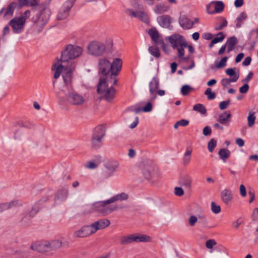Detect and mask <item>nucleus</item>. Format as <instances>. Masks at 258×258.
Here are the masks:
<instances>
[{
  "label": "nucleus",
  "instance_id": "17",
  "mask_svg": "<svg viewBox=\"0 0 258 258\" xmlns=\"http://www.w3.org/2000/svg\"><path fill=\"white\" fill-rule=\"evenodd\" d=\"M159 82L157 78H153L149 83V90L152 98L151 101L154 100L157 94V91L159 88Z\"/></svg>",
  "mask_w": 258,
  "mask_h": 258
},
{
  "label": "nucleus",
  "instance_id": "32",
  "mask_svg": "<svg viewBox=\"0 0 258 258\" xmlns=\"http://www.w3.org/2000/svg\"><path fill=\"white\" fill-rule=\"evenodd\" d=\"M247 18L246 14L243 12L240 13L239 16L236 20V27L240 28L243 22Z\"/></svg>",
  "mask_w": 258,
  "mask_h": 258
},
{
  "label": "nucleus",
  "instance_id": "10",
  "mask_svg": "<svg viewBox=\"0 0 258 258\" xmlns=\"http://www.w3.org/2000/svg\"><path fill=\"white\" fill-rule=\"evenodd\" d=\"M105 135V131L101 127H96L93 134L91 141V148L98 149L102 145V139Z\"/></svg>",
  "mask_w": 258,
  "mask_h": 258
},
{
  "label": "nucleus",
  "instance_id": "30",
  "mask_svg": "<svg viewBox=\"0 0 258 258\" xmlns=\"http://www.w3.org/2000/svg\"><path fill=\"white\" fill-rule=\"evenodd\" d=\"M192 182V178L189 175H185L180 180V183L182 185L188 188H190Z\"/></svg>",
  "mask_w": 258,
  "mask_h": 258
},
{
  "label": "nucleus",
  "instance_id": "63",
  "mask_svg": "<svg viewBox=\"0 0 258 258\" xmlns=\"http://www.w3.org/2000/svg\"><path fill=\"white\" fill-rule=\"evenodd\" d=\"M244 56V55L243 53H239L236 57L235 62L236 63L240 62L241 60V59L243 58Z\"/></svg>",
  "mask_w": 258,
  "mask_h": 258
},
{
  "label": "nucleus",
  "instance_id": "23",
  "mask_svg": "<svg viewBox=\"0 0 258 258\" xmlns=\"http://www.w3.org/2000/svg\"><path fill=\"white\" fill-rule=\"evenodd\" d=\"M237 43V40L235 37H231L228 39L225 44L227 47V51L228 53L230 52L234 49Z\"/></svg>",
  "mask_w": 258,
  "mask_h": 258
},
{
  "label": "nucleus",
  "instance_id": "12",
  "mask_svg": "<svg viewBox=\"0 0 258 258\" xmlns=\"http://www.w3.org/2000/svg\"><path fill=\"white\" fill-rule=\"evenodd\" d=\"M224 4L221 1H213L206 7L207 12L209 14L221 13L224 9Z\"/></svg>",
  "mask_w": 258,
  "mask_h": 258
},
{
  "label": "nucleus",
  "instance_id": "34",
  "mask_svg": "<svg viewBox=\"0 0 258 258\" xmlns=\"http://www.w3.org/2000/svg\"><path fill=\"white\" fill-rule=\"evenodd\" d=\"M148 33L153 41H155L161 36L158 30L155 28L150 29L149 30Z\"/></svg>",
  "mask_w": 258,
  "mask_h": 258
},
{
  "label": "nucleus",
  "instance_id": "48",
  "mask_svg": "<svg viewBox=\"0 0 258 258\" xmlns=\"http://www.w3.org/2000/svg\"><path fill=\"white\" fill-rule=\"evenodd\" d=\"M230 104V100L222 101L219 103V108L221 110L227 108Z\"/></svg>",
  "mask_w": 258,
  "mask_h": 258
},
{
  "label": "nucleus",
  "instance_id": "16",
  "mask_svg": "<svg viewBox=\"0 0 258 258\" xmlns=\"http://www.w3.org/2000/svg\"><path fill=\"white\" fill-rule=\"evenodd\" d=\"M50 16V11L48 9H44L41 13L39 18L37 21L38 26L42 27L46 24Z\"/></svg>",
  "mask_w": 258,
  "mask_h": 258
},
{
  "label": "nucleus",
  "instance_id": "1",
  "mask_svg": "<svg viewBox=\"0 0 258 258\" xmlns=\"http://www.w3.org/2000/svg\"><path fill=\"white\" fill-rule=\"evenodd\" d=\"M83 51L81 47L68 45L61 52L60 59H57L52 66V70L54 71V78L57 79L62 73L63 81L67 84H70L76 69L75 62L72 59L81 56Z\"/></svg>",
  "mask_w": 258,
  "mask_h": 258
},
{
  "label": "nucleus",
  "instance_id": "25",
  "mask_svg": "<svg viewBox=\"0 0 258 258\" xmlns=\"http://www.w3.org/2000/svg\"><path fill=\"white\" fill-rule=\"evenodd\" d=\"M18 201H12L9 203H3L0 204V213L5 210H8L19 205Z\"/></svg>",
  "mask_w": 258,
  "mask_h": 258
},
{
  "label": "nucleus",
  "instance_id": "39",
  "mask_svg": "<svg viewBox=\"0 0 258 258\" xmlns=\"http://www.w3.org/2000/svg\"><path fill=\"white\" fill-rule=\"evenodd\" d=\"M149 51L152 55L156 57H159L160 56L159 49L155 46H150L149 48Z\"/></svg>",
  "mask_w": 258,
  "mask_h": 258
},
{
  "label": "nucleus",
  "instance_id": "18",
  "mask_svg": "<svg viewBox=\"0 0 258 258\" xmlns=\"http://www.w3.org/2000/svg\"><path fill=\"white\" fill-rule=\"evenodd\" d=\"M17 6L18 3L16 2L10 3L4 10V18L7 20L11 18L13 16L14 12Z\"/></svg>",
  "mask_w": 258,
  "mask_h": 258
},
{
  "label": "nucleus",
  "instance_id": "55",
  "mask_svg": "<svg viewBox=\"0 0 258 258\" xmlns=\"http://www.w3.org/2000/svg\"><path fill=\"white\" fill-rule=\"evenodd\" d=\"M211 133H212V130L210 126H206L204 128L203 131V133L205 136H210L211 134Z\"/></svg>",
  "mask_w": 258,
  "mask_h": 258
},
{
  "label": "nucleus",
  "instance_id": "60",
  "mask_svg": "<svg viewBox=\"0 0 258 258\" xmlns=\"http://www.w3.org/2000/svg\"><path fill=\"white\" fill-rule=\"evenodd\" d=\"M251 61V58L249 56L246 57L244 61L242 62V64L245 66H247L250 64Z\"/></svg>",
  "mask_w": 258,
  "mask_h": 258
},
{
  "label": "nucleus",
  "instance_id": "61",
  "mask_svg": "<svg viewBox=\"0 0 258 258\" xmlns=\"http://www.w3.org/2000/svg\"><path fill=\"white\" fill-rule=\"evenodd\" d=\"M235 142L239 147H243L244 145V141L241 138H237Z\"/></svg>",
  "mask_w": 258,
  "mask_h": 258
},
{
  "label": "nucleus",
  "instance_id": "28",
  "mask_svg": "<svg viewBox=\"0 0 258 258\" xmlns=\"http://www.w3.org/2000/svg\"><path fill=\"white\" fill-rule=\"evenodd\" d=\"M119 242L122 245H127L133 242L132 234L121 236L119 238Z\"/></svg>",
  "mask_w": 258,
  "mask_h": 258
},
{
  "label": "nucleus",
  "instance_id": "6",
  "mask_svg": "<svg viewBox=\"0 0 258 258\" xmlns=\"http://www.w3.org/2000/svg\"><path fill=\"white\" fill-rule=\"evenodd\" d=\"M166 39L168 40L173 49H177L178 57H182L184 54V48L187 46L185 38L178 34H174L166 37Z\"/></svg>",
  "mask_w": 258,
  "mask_h": 258
},
{
  "label": "nucleus",
  "instance_id": "11",
  "mask_svg": "<svg viewBox=\"0 0 258 258\" xmlns=\"http://www.w3.org/2000/svg\"><path fill=\"white\" fill-rule=\"evenodd\" d=\"M25 22L26 19L24 17H16L11 20L9 24L14 33H19L23 30Z\"/></svg>",
  "mask_w": 258,
  "mask_h": 258
},
{
  "label": "nucleus",
  "instance_id": "62",
  "mask_svg": "<svg viewBox=\"0 0 258 258\" xmlns=\"http://www.w3.org/2000/svg\"><path fill=\"white\" fill-rule=\"evenodd\" d=\"M252 217L254 220L258 219V208H255L253 210Z\"/></svg>",
  "mask_w": 258,
  "mask_h": 258
},
{
  "label": "nucleus",
  "instance_id": "3",
  "mask_svg": "<svg viewBox=\"0 0 258 258\" xmlns=\"http://www.w3.org/2000/svg\"><path fill=\"white\" fill-rule=\"evenodd\" d=\"M64 83L66 85L56 94L59 103L62 104L67 101L70 104L74 105H83L85 101V99L81 94L73 90L71 86L72 82L69 84H67L64 82Z\"/></svg>",
  "mask_w": 258,
  "mask_h": 258
},
{
  "label": "nucleus",
  "instance_id": "24",
  "mask_svg": "<svg viewBox=\"0 0 258 258\" xmlns=\"http://www.w3.org/2000/svg\"><path fill=\"white\" fill-rule=\"evenodd\" d=\"M180 26L184 29H189L193 27L194 22L186 17H182L180 19Z\"/></svg>",
  "mask_w": 258,
  "mask_h": 258
},
{
  "label": "nucleus",
  "instance_id": "56",
  "mask_svg": "<svg viewBox=\"0 0 258 258\" xmlns=\"http://www.w3.org/2000/svg\"><path fill=\"white\" fill-rule=\"evenodd\" d=\"M153 108L152 104L151 102H148L146 106L143 108V111L144 112H150L152 110Z\"/></svg>",
  "mask_w": 258,
  "mask_h": 258
},
{
  "label": "nucleus",
  "instance_id": "49",
  "mask_svg": "<svg viewBox=\"0 0 258 258\" xmlns=\"http://www.w3.org/2000/svg\"><path fill=\"white\" fill-rule=\"evenodd\" d=\"M126 13L132 17L137 18L138 11L135 12L133 10L128 9L126 10Z\"/></svg>",
  "mask_w": 258,
  "mask_h": 258
},
{
  "label": "nucleus",
  "instance_id": "44",
  "mask_svg": "<svg viewBox=\"0 0 258 258\" xmlns=\"http://www.w3.org/2000/svg\"><path fill=\"white\" fill-rule=\"evenodd\" d=\"M156 44L161 45L164 51H166L167 45L164 43L161 36L159 38L154 41Z\"/></svg>",
  "mask_w": 258,
  "mask_h": 258
},
{
  "label": "nucleus",
  "instance_id": "45",
  "mask_svg": "<svg viewBox=\"0 0 258 258\" xmlns=\"http://www.w3.org/2000/svg\"><path fill=\"white\" fill-rule=\"evenodd\" d=\"M217 141L214 139H212L208 144V149L210 152L212 153L216 146Z\"/></svg>",
  "mask_w": 258,
  "mask_h": 258
},
{
  "label": "nucleus",
  "instance_id": "46",
  "mask_svg": "<svg viewBox=\"0 0 258 258\" xmlns=\"http://www.w3.org/2000/svg\"><path fill=\"white\" fill-rule=\"evenodd\" d=\"M225 35L222 33L220 32L217 34V36L212 39L213 43H217L222 42L225 38Z\"/></svg>",
  "mask_w": 258,
  "mask_h": 258
},
{
  "label": "nucleus",
  "instance_id": "37",
  "mask_svg": "<svg viewBox=\"0 0 258 258\" xmlns=\"http://www.w3.org/2000/svg\"><path fill=\"white\" fill-rule=\"evenodd\" d=\"M227 21L225 19H222L221 22L217 23L215 25V29L217 31L222 30L227 25Z\"/></svg>",
  "mask_w": 258,
  "mask_h": 258
},
{
  "label": "nucleus",
  "instance_id": "40",
  "mask_svg": "<svg viewBox=\"0 0 258 258\" xmlns=\"http://www.w3.org/2000/svg\"><path fill=\"white\" fill-rule=\"evenodd\" d=\"M211 210L214 214H218L221 212V207L220 205H217L214 202H212L211 204Z\"/></svg>",
  "mask_w": 258,
  "mask_h": 258
},
{
  "label": "nucleus",
  "instance_id": "53",
  "mask_svg": "<svg viewBox=\"0 0 258 258\" xmlns=\"http://www.w3.org/2000/svg\"><path fill=\"white\" fill-rule=\"evenodd\" d=\"M227 75H228V76H230V77H235V76H239L238 75H236V73H235V72L234 71V69H232V68H229V69H227L226 71H225Z\"/></svg>",
  "mask_w": 258,
  "mask_h": 258
},
{
  "label": "nucleus",
  "instance_id": "38",
  "mask_svg": "<svg viewBox=\"0 0 258 258\" xmlns=\"http://www.w3.org/2000/svg\"><path fill=\"white\" fill-rule=\"evenodd\" d=\"M227 60L228 57L227 56L223 57L219 62L215 63V68L217 69L224 68L226 65Z\"/></svg>",
  "mask_w": 258,
  "mask_h": 258
},
{
  "label": "nucleus",
  "instance_id": "27",
  "mask_svg": "<svg viewBox=\"0 0 258 258\" xmlns=\"http://www.w3.org/2000/svg\"><path fill=\"white\" fill-rule=\"evenodd\" d=\"M160 24L164 27H168L171 23L170 17L168 16H162L158 18Z\"/></svg>",
  "mask_w": 258,
  "mask_h": 258
},
{
  "label": "nucleus",
  "instance_id": "29",
  "mask_svg": "<svg viewBox=\"0 0 258 258\" xmlns=\"http://www.w3.org/2000/svg\"><path fill=\"white\" fill-rule=\"evenodd\" d=\"M169 8L165 4H160L156 5L154 8V12L156 14H162L169 10Z\"/></svg>",
  "mask_w": 258,
  "mask_h": 258
},
{
  "label": "nucleus",
  "instance_id": "59",
  "mask_svg": "<svg viewBox=\"0 0 258 258\" xmlns=\"http://www.w3.org/2000/svg\"><path fill=\"white\" fill-rule=\"evenodd\" d=\"M241 223L242 220L240 219H238L232 223V226L233 228L237 229Z\"/></svg>",
  "mask_w": 258,
  "mask_h": 258
},
{
  "label": "nucleus",
  "instance_id": "35",
  "mask_svg": "<svg viewBox=\"0 0 258 258\" xmlns=\"http://www.w3.org/2000/svg\"><path fill=\"white\" fill-rule=\"evenodd\" d=\"M238 78L239 76H235L231 79H223L221 80V84L224 87H226L229 85L230 82H235Z\"/></svg>",
  "mask_w": 258,
  "mask_h": 258
},
{
  "label": "nucleus",
  "instance_id": "43",
  "mask_svg": "<svg viewBox=\"0 0 258 258\" xmlns=\"http://www.w3.org/2000/svg\"><path fill=\"white\" fill-rule=\"evenodd\" d=\"M192 90V88L188 85H183L181 88V92L183 96L187 95Z\"/></svg>",
  "mask_w": 258,
  "mask_h": 258
},
{
  "label": "nucleus",
  "instance_id": "21",
  "mask_svg": "<svg viewBox=\"0 0 258 258\" xmlns=\"http://www.w3.org/2000/svg\"><path fill=\"white\" fill-rule=\"evenodd\" d=\"M220 195L222 201L226 205H228L233 199L232 191L228 189L222 190Z\"/></svg>",
  "mask_w": 258,
  "mask_h": 258
},
{
  "label": "nucleus",
  "instance_id": "14",
  "mask_svg": "<svg viewBox=\"0 0 258 258\" xmlns=\"http://www.w3.org/2000/svg\"><path fill=\"white\" fill-rule=\"evenodd\" d=\"M118 166L119 164L116 161H111L108 162L106 166V169L103 172V176L106 178L111 176Z\"/></svg>",
  "mask_w": 258,
  "mask_h": 258
},
{
  "label": "nucleus",
  "instance_id": "42",
  "mask_svg": "<svg viewBox=\"0 0 258 258\" xmlns=\"http://www.w3.org/2000/svg\"><path fill=\"white\" fill-rule=\"evenodd\" d=\"M188 124L189 121L188 120L183 119L177 121L174 125V128L177 129L180 126H185Z\"/></svg>",
  "mask_w": 258,
  "mask_h": 258
},
{
  "label": "nucleus",
  "instance_id": "33",
  "mask_svg": "<svg viewBox=\"0 0 258 258\" xmlns=\"http://www.w3.org/2000/svg\"><path fill=\"white\" fill-rule=\"evenodd\" d=\"M255 118V112L253 111H249L247 116V124L249 127H251L254 125Z\"/></svg>",
  "mask_w": 258,
  "mask_h": 258
},
{
  "label": "nucleus",
  "instance_id": "57",
  "mask_svg": "<svg viewBox=\"0 0 258 258\" xmlns=\"http://www.w3.org/2000/svg\"><path fill=\"white\" fill-rule=\"evenodd\" d=\"M240 193L242 197H244L246 195V189L244 185L241 184L239 187Z\"/></svg>",
  "mask_w": 258,
  "mask_h": 258
},
{
  "label": "nucleus",
  "instance_id": "50",
  "mask_svg": "<svg viewBox=\"0 0 258 258\" xmlns=\"http://www.w3.org/2000/svg\"><path fill=\"white\" fill-rule=\"evenodd\" d=\"M197 221V217L194 215L191 216L188 219L189 224L190 226H194Z\"/></svg>",
  "mask_w": 258,
  "mask_h": 258
},
{
  "label": "nucleus",
  "instance_id": "9",
  "mask_svg": "<svg viewBox=\"0 0 258 258\" xmlns=\"http://www.w3.org/2000/svg\"><path fill=\"white\" fill-rule=\"evenodd\" d=\"M89 54L93 56H101L104 53L106 46L101 42L93 41L90 42L87 46Z\"/></svg>",
  "mask_w": 258,
  "mask_h": 258
},
{
  "label": "nucleus",
  "instance_id": "31",
  "mask_svg": "<svg viewBox=\"0 0 258 258\" xmlns=\"http://www.w3.org/2000/svg\"><path fill=\"white\" fill-rule=\"evenodd\" d=\"M137 18L146 24L150 23L149 17L148 14L145 12L139 11Z\"/></svg>",
  "mask_w": 258,
  "mask_h": 258
},
{
  "label": "nucleus",
  "instance_id": "19",
  "mask_svg": "<svg viewBox=\"0 0 258 258\" xmlns=\"http://www.w3.org/2000/svg\"><path fill=\"white\" fill-rule=\"evenodd\" d=\"M73 6V3L70 1H67L64 5V9L60 11L57 15L58 20H63L69 15V11Z\"/></svg>",
  "mask_w": 258,
  "mask_h": 258
},
{
  "label": "nucleus",
  "instance_id": "54",
  "mask_svg": "<svg viewBox=\"0 0 258 258\" xmlns=\"http://www.w3.org/2000/svg\"><path fill=\"white\" fill-rule=\"evenodd\" d=\"M249 89V86L247 84H244L242 87L239 88V92L241 93H246Z\"/></svg>",
  "mask_w": 258,
  "mask_h": 258
},
{
  "label": "nucleus",
  "instance_id": "5",
  "mask_svg": "<svg viewBox=\"0 0 258 258\" xmlns=\"http://www.w3.org/2000/svg\"><path fill=\"white\" fill-rule=\"evenodd\" d=\"M62 245V242L59 240L49 241H39L32 243L31 249L39 252H45L55 250Z\"/></svg>",
  "mask_w": 258,
  "mask_h": 258
},
{
  "label": "nucleus",
  "instance_id": "47",
  "mask_svg": "<svg viewBox=\"0 0 258 258\" xmlns=\"http://www.w3.org/2000/svg\"><path fill=\"white\" fill-rule=\"evenodd\" d=\"M216 242L214 239H210L206 241V246L209 249H211L216 244Z\"/></svg>",
  "mask_w": 258,
  "mask_h": 258
},
{
  "label": "nucleus",
  "instance_id": "20",
  "mask_svg": "<svg viewBox=\"0 0 258 258\" xmlns=\"http://www.w3.org/2000/svg\"><path fill=\"white\" fill-rule=\"evenodd\" d=\"M231 116L229 111H225L219 116L217 120L220 124L228 126L231 121Z\"/></svg>",
  "mask_w": 258,
  "mask_h": 258
},
{
  "label": "nucleus",
  "instance_id": "41",
  "mask_svg": "<svg viewBox=\"0 0 258 258\" xmlns=\"http://www.w3.org/2000/svg\"><path fill=\"white\" fill-rule=\"evenodd\" d=\"M205 95L207 96L209 100H212L215 98L216 94L212 91V89L208 88L205 92Z\"/></svg>",
  "mask_w": 258,
  "mask_h": 258
},
{
  "label": "nucleus",
  "instance_id": "26",
  "mask_svg": "<svg viewBox=\"0 0 258 258\" xmlns=\"http://www.w3.org/2000/svg\"><path fill=\"white\" fill-rule=\"evenodd\" d=\"M219 155L220 158L224 162H225L230 157L231 155L230 151L226 148L221 149L219 151Z\"/></svg>",
  "mask_w": 258,
  "mask_h": 258
},
{
  "label": "nucleus",
  "instance_id": "8",
  "mask_svg": "<svg viewBox=\"0 0 258 258\" xmlns=\"http://www.w3.org/2000/svg\"><path fill=\"white\" fill-rule=\"evenodd\" d=\"M140 167L144 176L147 180L159 178L160 177L158 169L150 161L143 162Z\"/></svg>",
  "mask_w": 258,
  "mask_h": 258
},
{
  "label": "nucleus",
  "instance_id": "2",
  "mask_svg": "<svg viewBox=\"0 0 258 258\" xmlns=\"http://www.w3.org/2000/svg\"><path fill=\"white\" fill-rule=\"evenodd\" d=\"M128 195L125 192L117 194L105 201H100L94 204L93 205L87 207L83 212V214H88L94 211H98L104 215L116 210L118 207L116 205L108 206L109 204L117 201L126 200Z\"/></svg>",
  "mask_w": 258,
  "mask_h": 258
},
{
  "label": "nucleus",
  "instance_id": "15",
  "mask_svg": "<svg viewBox=\"0 0 258 258\" xmlns=\"http://www.w3.org/2000/svg\"><path fill=\"white\" fill-rule=\"evenodd\" d=\"M110 224V222L107 219H103L97 221L91 224L94 233H95L97 231L101 229H105L108 227Z\"/></svg>",
  "mask_w": 258,
  "mask_h": 258
},
{
  "label": "nucleus",
  "instance_id": "64",
  "mask_svg": "<svg viewBox=\"0 0 258 258\" xmlns=\"http://www.w3.org/2000/svg\"><path fill=\"white\" fill-rule=\"evenodd\" d=\"M190 159H191V157L184 156L183 158V164L184 165H186L188 164H189V163L190 162Z\"/></svg>",
  "mask_w": 258,
  "mask_h": 258
},
{
  "label": "nucleus",
  "instance_id": "7",
  "mask_svg": "<svg viewBox=\"0 0 258 258\" xmlns=\"http://www.w3.org/2000/svg\"><path fill=\"white\" fill-rule=\"evenodd\" d=\"M97 91L100 94L101 98L109 102L113 100L116 92L115 89L113 87H108L105 79L101 78L100 79Z\"/></svg>",
  "mask_w": 258,
  "mask_h": 258
},
{
  "label": "nucleus",
  "instance_id": "13",
  "mask_svg": "<svg viewBox=\"0 0 258 258\" xmlns=\"http://www.w3.org/2000/svg\"><path fill=\"white\" fill-rule=\"evenodd\" d=\"M94 234L91 225H84L74 233L75 238H84Z\"/></svg>",
  "mask_w": 258,
  "mask_h": 258
},
{
  "label": "nucleus",
  "instance_id": "4",
  "mask_svg": "<svg viewBox=\"0 0 258 258\" xmlns=\"http://www.w3.org/2000/svg\"><path fill=\"white\" fill-rule=\"evenodd\" d=\"M122 62L121 59L115 58L112 62L107 58H102L98 61L99 72L103 75L106 76L110 72L113 76H117L121 70Z\"/></svg>",
  "mask_w": 258,
  "mask_h": 258
},
{
  "label": "nucleus",
  "instance_id": "22",
  "mask_svg": "<svg viewBox=\"0 0 258 258\" xmlns=\"http://www.w3.org/2000/svg\"><path fill=\"white\" fill-rule=\"evenodd\" d=\"M133 242H148L151 241V238L146 234H132Z\"/></svg>",
  "mask_w": 258,
  "mask_h": 258
},
{
  "label": "nucleus",
  "instance_id": "36",
  "mask_svg": "<svg viewBox=\"0 0 258 258\" xmlns=\"http://www.w3.org/2000/svg\"><path fill=\"white\" fill-rule=\"evenodd\" d=\"M195 111L200 112L201 114H204L206 113V109L202 104H197L193 107Z\"/></svg>",
  "mask_w": 258,
  "mask_h": 258
},
{
  "label": "nucleus",
  "instance_id": "52",
  "mask_svg": "<svg viewBox=\"0 0 258 258\" xmlns=\"http://www.w3.org/2000/svg\"><path fill=\"white\" fill-rule=\"evenodd\" d=\"M174 193L175 195L181 197L184 194V191L181 187H175L174 188Z\"/></svg>",
  "mask_w": 258,
  "mask_h": 258
},
{
  "label": "nucleus",
  "instance_id": "58",
  "mask_svg": "<svg viewBox=\"0 0 258 258\" xmlns=\"http://www.w3.org/2000/svg\"><path fill=\"white\" fill-rule=\"evenodd\" d=\"M39 0H31L28 1V4L26 6L34 7L38 5Z\"/></svg>",
  "mask_w": 258,
  "mask_h": 258
},
{
  "label": "nucleus",
  "instance_id": "51",
  "mask_svg": "<svg viewBox=\"0 0 258 258\" xmlns=\"http://www.w3.org/2000/svg\"><path fill=\"white\" fill-rule=\"evenodd\" d=\"M98 165V163H95L94 162L90 161L86 164L85 166V167L89 168V169H95L96 168Z\"/></svg>",
  "mask_w": 258,
  "mask_h": 258
}]
</instances>
